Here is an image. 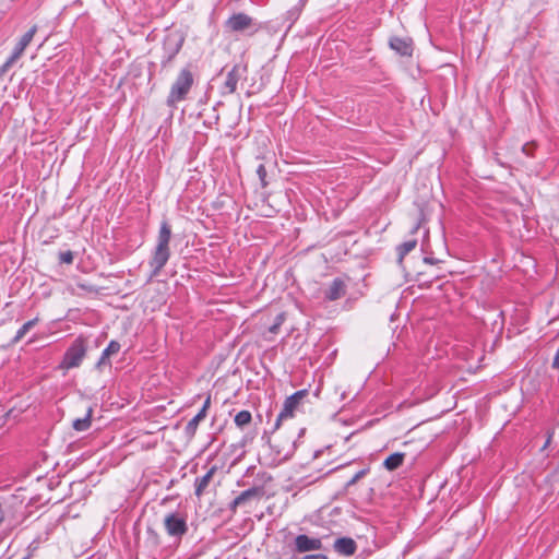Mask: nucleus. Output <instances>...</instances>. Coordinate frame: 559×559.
<instances>
[{"label":"nucleus","mask_w":559,"mask_h":559,"mask_svg":"<svg viewBox=\"0 0 559 559\" xmlns=\"http://www.w3.org/2000/svg\"><path fill=\"white\" fill-rule=\"evenodd\" d=\"M334 549L341 555L349 556V536L337 538L334 543Z\"/></svg>","instance_id":"24"},{"label":"nucleus","mask_w":559,"mask_h":559,"mask_svg":"<svg viewBox=\"0 0 559 559\" xmlns=\"http://www.w3.org/2000/svg\"><path fill=\"white\" fill-rule=\"evenodd\" d=\"M301 559H328V557L323 554H316V555H306Z\"/></svg>","instance_id":"38"},{"label":"nucleus","mask_w":559,"mask_h":559,"mask_svg":"<svg viewBox=\"0 0 559 559\" xmlns=\"http://www.w3.org/2000/svg\"><path fill=\"white\" fill-rule=\"evenodd\" d=\"M92 413L93 409L88 408L86 415L83 418H76L72 423V427L76 431H86L92 425Z\"/></svg>","instance_id":"22"},{"label":"nucleus","mask_w":559,"mask_h":559,"mask_svg":"<svg viewBox=\"0 0 559 559\" xmlns=\"http://www.w3.org/2000/svg\"><path fill=\"white\" fill-rule=\"evenodd\" d=\"M146 534H147V542L152 546L157 547L160 545V537L156 531H154L152 527H147Z\"/></svg>","instance_id":"28"},{"label":"nucleus","mask_w":559,"mask_h":559,"mask_svg":"<svg viewBox=\"0 0 559 559\" xmlns=\"http://www.w3.org/2000/svg\"><path fill=\"white\" fill-rule=\"evenodd\" d=\"M352 467L356 464V460L350 461Z\"/></svg>","instance_id":"46"},{"label":"nucleus","mask_w":559,"mask_h":559,"mask_svg":"<svg viewBox=\"0 0 559 559\" xmlns=\"http://www.w3.org/2000/svg\"><path fill=\"white\" fill-rule=\"evenodd\" d=\"M193 82L194 78L190 66L181 69L170 86V91L166 99L167 106L176 108L178 103L185 100L193 85Z\"/></svg>","instance_id":"3"},{"label":"nucleus","mask_w":559,"mask_h":559,"mask_svg":"<svg viewBox=\"0 0 559 559\" xmlns=\"http://www.w3.org/2000/svg\"><path fill=\"white\" fill-rule=\"evenodd\" d=\"M360 154H361V152H360V151H357L355 147H352V156H350V159H352V160H356V162H358V160H359V158H358V156H357V155H360ZM358 166H359V163H353V162H352V173H353L355 169H357V168H358Z\"/></svg>","instance_id":"35"},{"label":"nucleus","mask_w":559,"mask_h":559,"mask_svg":"<svg viewBox=\"0 0 559 559\" xmlns=\"http://www.w3.org/2000/svg\"><path fill=\"white\" fill-rule=\"evenodd\" d=\"M416 246H417L416 239L407 240V241H404L403 243L399 245L396 248L399 262H402L404 257L407 253H409L412 250H414Z\"/></svg>","instance_id":"23"},{"label":"nucleus","mask_w":559,"mask_h":559,"mask_svg":"<svg viewBox=\"0 0 559 559\" xmlns=\"http://www.w3.org/2000/svg\"><path fill=\"white\" fill-rule=\"evenodd\" d=\"M355 133H356V132L352 129V133H350L352 139L354 138V134H355Z\"/></svg>","instance_id":"47"},{"label":"nucleus","mask_w":559,"mask_h":559,"mask_svg":"<svg viewBox=\"0 0 559 559\" xmlns=\"http://www.w3.org/2000/svg\"><path fill=\"white\" fill-rule=\"evenodd\" d=\"M88 350V338L84 335H79L64 352L58 369L68 371L70 369L79 368Z\"/></svg>","instance_id":"4"},{"label":"nucleus","mask_w":559,"mask_h":559,"mask_svg":"<svg viewBox=\"0 0 559 559\" xmlns=\"http://www.w3.org/2000/svg\"><path fill=\"white\" fill-rule=\"evenodd\" d=\"M424 262L428 263V264H436V263H438L440 261L438 259H435V258L426 257V258H424Z\"/></svg>","instance_id":"39"},{"label":"nucleus","mask_w":559,"mask_h":559,"mask_svg":"<svg viewBox=\"0 0 559 559\" xmlns=\"http://www.w3.org/2000/svg\"><path fill=\"white\" fill-rule=\"evenodd\" d=\"M370 471L369 464H364L360 468L352 472V486H356Z\"/></svg>","instance_id":"26"},{"label":"nucleus","mask_w":559,"mask_h":559,"mask_svg":"<svg viewBox=\"0 0 559 559\" xmlns=\"http://www.w3.org/2000/svg\"><path fill=\"white\" fill-rule=\"evenodd\" d=\"M185 43V37L179 33H169L164 37L162 45L160 67L167 69L179 53Z\"/></svg>","instance_id":"5"},{"label":"nucleus","mask_w":559,"mask_h":559,"mask_svg":"<svg viewBox=\"0 0 559 559\" xmlns=\"http://www.w3.org/2000/svg\"><path fill=\"white\" fill-rule=\"evenodd\" d=\"M338 420L342 421L344 425H347V423H348V420L343 417H340Z\"/></svg>","instance_id":"44"},{"label":"nucleus","mask_w":559,"mask_h":559,"mask_svg":"<svg viewBox=\"0 0 559 559\" xmlns=\"http://www.w3.org/2000/svg\"><path fill=\"white\" fill-rule=\"evenodd\" d=\"M285 319L286 317L284 312L278 313L275 317L273 324L269 328V332L272 334H277Z\"/></svg>","instance_id":"27"},{"label":"nucleus","mask_w":559,"mask_h":559,"mask_svg":"<svg viewBox=\"0 0 559 559\" xmlns=\"http://www.w3.org/2000/svg\"><path fill=\"white\" fill-rule=\"evenodd\" d=\"M164 527L169 537L180 540L188 532L187 520L178 512H170L164 519Z\"/></svg>","instance_id":"8"},{"label":"nucleus","mask_w":559,"mask_h":559,"mask_svg":"<svg viewBox=\"0 0 559 559\" xmlns=\"http://www.w3.org/2000/svg\"><path fill=\"white\" fill-rule=\"evenodd\" d=\"M3 518H4V513H3L2 504L0 503V523L3 521Z\"/></svg>","instance_id":"42"},{"label":"nucleus","mask_w":559,"mask_h":559,"mask_svg":"<svg viewBox=\"0 0 559 559\" xmlns=\"http://www.w3.org/2000/svg\"><path fill=\"white\" fill-rule=\"evenodd\" d=\"M216 472V467H212L210 468L205 475H203L202 477H198L195 479V490H194V493L197 497H201L203 495V492L205 491V489L207 488L211 479L213 478V475L214 473Z\"/></svg>","instance_id":"19"},{"label":"nucleus","mask_w":559,"mask_h":559,"mask_svg":"<svg viewBox=\"0 0 559 559\" xmlns=\"http://www.w3.org/2000/svg\"><path fill=\"white\" fill-rule=\"evenodd\" d=\"M357 266L359 270L356 271L355 278L358 281L355 283V289H352V300L358 299L365 296L366 290L368 289L367 278L369 276L368 273L365 272L366 265L362 259H358ZM354 277H352V281Z\"/></svg>","instance_id":"10"},{"label":"nucleus","mask_w":559,"mask_h":559,"mask_svg":"<svg viewBox=\"0 0 559 559\" xmlns=\"http://www.w3.org/2000/svg\"><path fill=\"white\" fill-rule=\"evenodd\" d=\"M204 413L203 412H198V414L191 418L188 424L186 425L185 427V433L187 437L189 438H193L195 432H197V429H198V426L199 424L204 419Z\"/></svg>","instance_id":"21"},{"label":"nucleus","mask_w":559,"mask_h":559,"mask_svg":"<svg viewBox=\"0 0 559 559\" xmlns=\"http://www.w3.org/2000/svg\"><path fill=\"white\" fill-rule=\"evenodd\" d=\"M361 43H362V46H364L362 50L364 51H370V47H369L370 40L369 39H367V40L362 39Z\"/></svg>","instance_id":"40"},{"label":"nucleus","mask_w":559,"mask_h":559,"mask_svg":"<svg viewBox=\"0 0 559 559\" xmlns=\"http://www.w3.org/2000/svg\"><path fill=\"white\" fill-rule=\"evenodd\" d=\"M265 493L263 486H253L243 490L229 503V511L236 513L238 508L251 507L253 502L260 501Z\"/></svg>","instance_id":"6"},{"label":"nucleus","mask_w":559,"mask_h":559,"mask_svg":"<svg viewBox=\"0 0 559 559\" xmlns=\"http://www.w3.org/2000/svg\"><path fill=\"white\" fill-rule=\"evenodd\" d=\"M17 60L10 56L7 61L0 67V80L8 73Z\"/></svg>","instance_id":"29"},{"label":"nucleus","mask_w":559,"mask_h":559,"mask_svg":"<svg viewBox=\"0 0 559 559\" xmlns=\"http://www.w3.org/2000/svg\"><path fill=\"white\" fill-rule=\"evenodd\" d=\"M253 25H255L254 20L242 12L233 14L226 21V27L231 32H243Z\"/></svg>","instance_id":"11"},{"label":"nucleus","mask_w":559,"mask_h":559,"mask_svg":"<svg viewBox=\"0 0 559 559\" xmlns=\"http://www.w3.org/2000/svg\"><path fill=\"white\" fill-rule=\"evenodd\" d=\"M308 394H309L308 390L302 389V390H299V391L293 393L288 397H286V400L284 401V404H283V408L280 412V414L275 420L274 428H273L272 432H274L275 430H277L280 428L282 420L294 416V412L298 408L301 401L306 396H308Z\"/></svg>","instance_id":"7"},{"label":"nucleus","mask_w":559,"mask_h":559,"mask_svg":"<svg viewBox=\"0 0 559 559\" xmlns=\"http://www.w3.org/2000/svg\"><path fill=\"white\" fill-rule=\"evenodd\" d=\"M39 319L34 318L25 322L15 333L14 337L3 348H10L16 345L37 323Z\"/></svg>","instance_id":"18"},{"label":"nucleus","mask_w":559,"mask_h":559,"mask_svg":"<svg viewBox=\"0 0 559 559\" xmlns=\"http://www.w3.org/2000/svg\"><path fill=\"white\" fill-rule=\"evenodd\" d=\"M247 66L242 63H236L226 75V80L223 84L222 94H233L237 90V84L240 80L247 79Z\"/></svg>","instance_id":"9"},{"label":"nucleus","mask_w":559,"mask_h":559,"mask_svg":"<svg viewBox=\"0 0 559 559\" xmlns=\"http://www.w3.org/2000/svg\"><path fill=\"white\" fill-rule=\"evenodd\" d=\"M535 147H536V144L534 142H527L522 145V152L526 156L532 157L534 155Z\"/></svg>","instance_id":"34"},{"label":"nucleus","mask_w":559,"mask_h":559,"mask_svg":"<svg viewBox=\"0 0 559 559\" xmlns=\"http://www.w3.org/2000/svg\"><path fill=\"white\" fill-rule=\"evenodd\" d=\"M373 493L374 489L371 485H368L366 487H362L359 484H357L356 486H352V496H355V498H352V500H355L359 503L370 502L372 500Z\"/></svg>","instance_id":"17"},{"label":"nucleus","mask_w":559,"mask_h":559,"mask_svg":"<svg viewBox=\"0 0 559 559\" xmlns=\"http://www.w3.org/2000/svg\"><path fill=\"white\" fill-rule=\"evenodd\" d=\"M347 285L341 277L334 278L323 290L324 299L335 301L346 294Z\"/></svg>","instance_id":"13"},{"label":"nucleus","mask_w":559,"mask_h":559,"mask_svg":"<svg viewBox=\"0 0 559 559\" xmlns=\"http://www.w3.org/2000/svg\"><path fill=\"white\" fill-rule=\"evenodd\" d=\"M74 260V254L71 250L62 251L59 253V261L61 263L71 264Z\"/></svg>","instance_id":"31"},{"label":"nucleus","mask_w":559,"mask_h":559,"mask_svg":"<svg viewBox=\"0 0 559 559\" xmlns=\"http://www.w3.org/2000/svg\"><path fill=\"white\" fill-rule=\"evenodd\" d=\"M405 453L394 452L383 461V467L390 472L396 471L404 463Z\"/></svg>","instance_id":"20"},{"label":"nucleus","mask_w":559,"mask_h":559,"mask_svg":"<svg viewBox=\"0 0 559 559\" xmlns=\"http://www.w3.org/2000/svg\"><path fill=\"white\" fill-rule=\"evenodd\" d=\"M352 532H354L357 537V540H354L352 538V556H356V559H358L359 557H364L365 555H370L371 548L366 547L362 544H368L370 540L371 544L374 545V527L365 525L359 518H354V520L352 521Z\"/></svg>","instance_id":"2"},{"label":"nucleus","mask_w":559,"mask_h":559,"mask_svg":"<svg viewBox=\"0 0 559 559\" xmlns=\"http://www.w3.org/2000/svg\"><path fill=\"white\" fill-rule=\"evenodd\" d=\"M425 221H426V217H425L424 210H423V207H419L418 218H417V222L415 223V225L412 227L411 234H416Z\"/></svg>","instance_id":"30"},{"label":"nucleus","mask_w":559,"mask_h":559,"mask_svg":"<svg viewBox=\"0 0 559 559\" xmlns=\"http://www.w3.org/2000/svg\"><path fill=\"white\" fill-rule=\"evenodd\" d=\"M121 348V345L118 341H110L107 347L103 350L99 359L95 364V368L97 370H102L104 367H110V357L118 354Z\"/></svg>","instance_id":"15"},{"label":"nucleus","mask_w":559,"mask_h":559,"mask_svg":"<svg viewBox=\"0 0 559 559\" xmlns=\"http://www.w3.org/2000/svg\"><path fill=\"white\" fill-rule=\"evenodd\" d=\"M320 549H322V542L320 538L310 537L306 534H300L295 538V550L297 552L302 554Z\"/></svg>","instance_id":"14"},{"label":"nucleus","mask_w":559,"mask_h":559,"mask_svg":"<svg viewBox=\"0 0 559 559\" xmlns=\"http://www.w3.org/2000/svg\"><path fill=\"white\" fill-rule=\"evenodd\" d=\"M171 239V227L167 219H163L157 235V243L150 260L152 276H157L166 265L170 257L169 242Z\"/></svg>","instance_id":"1"},{"label":"nucleus","mask_w":559,"mask_h":559,"mask_svg":"<svg viewBox=\"0 0 559 559\" xmlns=\"http://www.w3.org/2000/svg\"><path fill=\"white\" fill-rule=\"evenodd\" d=\"M257 175L261 181L262 187H266L267 182L265 180L266 178V169L263 164H260L257 168Z\"/></svg>","instance_id":"33"},{"label":"nucleus","mask_w":559,"mask_h":559,"mask_svg":"<svg viewBox=\"0 0 559 559\" xmlns=\"http://www.w3.org/2000/svg\"><path fill=\"white\" fill-rule=\"evenodd\" d=\"M551 438H552V433H549L547 440L545 441V444H544L543 449H545V448H547L549 445V443L551 441Z\"/></svg>","instance_id":"41"},{"label":"nucleus","mask_w":559,"mask_h":559,"mask_svg":"<svg viewBox=\"0 0 559 559\" xmlns=\"http://www.w3.org/2000/svg\"><path fill=\"white\" fill-rule=\"evenodd\" d=\"M251 420H252V415L249 411H246V409L237 413L235 416V419H234L235 424L240 428L249 425L251 423Z\"/></svg>","instance_id":"25"},{"label":"nucleus","mask_w":559,"mask_h":559,"mask_svg":"<svg viewBox=\"0 0 559 559\" xmlns=\"http://www.w3.org/2000/svg\"><path fill=\"white\" fill-rule=\"evenodd\" d=\"M2 346H3V345H0V349H4Z\"/></svg>","instance_id":"49"},{"label":"nucleus","mask_w":559,"mask_h":559,"mask_svg":"<svg viewBox=\"0 0 559 559\" xmlns=\"http://www.w3.org/2000/svg\"><path fill=\"white\" fill-rule=\"evenodd\" d=\"M210 405H211V395H207V397L205 399V401L203 403V406L199 411V412H203L204 413V417H206L207 409H209Z\"/></svg>","instance_id":"37"},{"label":"nucleus","mask_w":559,"mask_h":559,"mask_svg":"<svg viewBox=\"0 0 559 559\" xmlns=\"http://www.w3.org/2000/svg\"><path fill=\"white\" fill-rule=\"evenodd\" d=\"M345 394H346V392H343V393L341 394V397H342V399H344V397H345Z\"/></svg>","instance_id":"48"},{"label":"nucleus","mask_w":559,"mask_h":559,"mask_svg":"<svg viewBox=\"0 0 559 559\" xmlns=\"http://www.w3.org/2000/svg\"><path fill=\"white\" fill-rule=\"evenodd\" d=\"M37 32V26H32L19 40V43L15 45L11 56L19 60L21 56L23 55L26 47L29 45V43L33 40L34 35Z\"/></svg>","instance_id":"16"},{"label":"nucleus","mask_w":559,"mask_h":559,"mask_svg":"<svg viewBox=\"0 0 559 559\" xmlns=\"http://www.w3.org/2000/svg\"><path fill=\"white\" fill-rule=\"evenodd\" d=\"M389 46L402 57H412L414 51V43L411 37L393 36L389 40Z\"/></svg>","instance_id":"12"},{"label":"nucleus","mask_w":559,"mask_h":559,"mask_svg":"<svg viewBox=\"0 0 559 559\" xmlns=\"http://www.w3.org/2000/svg\"><path fill=\"white\" fill-rule=\"evenodd\" d=\"M305 430H306L305 428L299 430L298 438H301V436L305 433Z\"/></svg>","instance_id":"45"},{"label":"nucleus","mask_w":559,"mask_h":559,"mask_svg":"<svg viewBox=\"0 0 559 559\" xmlns=\"http://www.w3.org/2000/svg\"><path fill=\"white\" fill-rule=\"evenodd\" d=\"M370 123V117H367L361 123H359L360 126H365V124H368Z\"/></svg>","instance_id":"43"},{"label":"nucleus","mask_w":559,"mask_h":559,"mask_svg":"<svg viewBox=\"0 0 559 559\" xmlns=\"http://www.w3.org/2000/svg\"><path fill=\"white\" fill-rule=\"evenodd\" d=\"M210 405H211V395H207V397L205 399V401L203 403V406L199 411V412H203L204 413V417H206L207 409H209Z\"/></svg>","instance_id":"36"},{"label":"nucleus","mask_w":559,"mask_h":559,"mask_svg":"<svg viewBox=\"0 0 559 559\" xmlns=\"http://www.w3.org/2000/svg\"><path fill=\"white\" fill-rule=\"evenodd\" d=\"M296 447H297V440H294L292 445L286 451H285V449H278L277 453L281 454L284 452V459L288 460L293 456V454L296 450Z\"/></svg>","instance_id":"32"}]
</instances>
